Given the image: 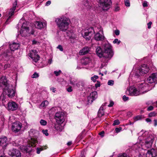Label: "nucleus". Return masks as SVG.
I'll use <instances>...</instances> for the list:
<instances>
[{
  "mask_svg": "<svg viewBox=\"0 0 157 157\" xmlns=\"http://www.w3.org/2000/svg\"><path fill=\"white\" fill-rule=\"evenodd\" d=\"M138 87L139 90L134 87H130L127 91V93L131 96H137L144 93V92H147L149 90V85L144 82L138 84Z\"/></svg>",
  "mask_w": 157,
  "mask_h": 157,
  "instance_id": "1",
  "label": "nucleus"
},
{
  "mask_svg": "<svg viewBox=\"0 0 157 157\" xmlns=\"http://www.w3.org/2000/svg\"><path fill=\"white\" fill-rule=\"evenodd\" d=\"M0 85L1 86L5 87L3 92L7 95L9 97H12L15 95L14 90L9 88L7 80L5 76H2L0 79Z\"/></svg>",
  "mask_w": 157,
  "mask_h": 157,
  "instance_id": "2",
  "label": "nucleus"
},
{
  "mask_svg": "<svg viewBox=\"0 0 157 157\" xmlns=\"http://www.w3.org/2000/svg\"><path fill=\"white\" fill-rule=\"evenodd\" d=\"M55 21L59 29L62 31H65L68 29L70 23V19L65 17L56 18Z\"/></svg>",
  "mask_w": 157,
  "mask_h": 157,
  "instance_id": "3",
  "label": "nucleus"
},
{
  "mask_svg": "<svg viewBox=\"0 0 157 157\" xmlns=\"http://www.w3.org/2000/svg\"><path fill=\"white\" fill-rule=\"evenodd\" d=\"M22 24L21 30L20 32V34L23 37H26L29 36L31 34H33L34 31L33 30H30L29 27L26 26V24L25 23V21L22 18L20 20L18 25H21Z\"/></svg>",
  "mask_w": 157,
  "mask_h": 157,
  "instance_id": "4",
  "label": "nucleus"
},
{
  "mask_svg": "<svg viewBox=\"0 0 157 157\" xmlns=\"http://www.w3.org/2000/svg\"><path fill=\"white\" fill-rule=\"evenodd\" d=\"M29 136L31 137V142L32 143L31 146H35V145L37 143V141L36 139V137L38 136L39 132L33 129H31L29 132Z\"/></svg>",
  "mask_w": 157,
  "mask_h": 157,
  "instance_id": "5",
  "label": "nucleus"
},
{
  "mask_svg": "<svg viewBox=\"0 0 157 157\" xmlns=\"http://www.w3.org/2000/svg\"><path fill=\"white\" fill-rule=\"evenodd\" d=\"M99 6L104 11H106L110 7L112 4L111 0H99Z\"/></svg>",
  "mask_w": 157,
  "mask_h": 157,
  "instance_id": "6",
  "label": "nucleus"
},
{
  "mask_svg": "<svg viewBox=\"0 0 157 157\" xmlns=\"http://www.w3.org/2000/svg\"><path fill=\"white\" fill-rule=\"evenodd\" d=\"M104 46L105 53L107 54V56H105V58H111L113 55L112 46L110 44L107 43L104 44Z\"/></svg>",
  "mask_w": 157,
  "mask_h": 157,
  "instance_id": "7",
  "label": "nucleus"
},
{
  "mask_svg": "<svg viewBox=\"0 0 157 157\" xmlns=\"http://www.w3.org/2000/svg\"><path fill=\"white\" fill-rule=\"evenodd\" d=\"M94 33V31L93 28H90L82 31V35L86 40H89L91 39V36Z\"/></svg>",
  "mask_w": 157,
  "mask_h": 157,
  "instance_id": "8",
  "label": "nucleus"
},
{
  "mask_svg": "<svg viewBox=\"0 0 157 157\" xmlns=\"http://www.w3.org/2000/svg\"><path fill=\"white\" fill-rule=\"evenodd\" d=\"M149 70V69L147 67L146 65H142L138 70L139 74L137 73H136L135 76L137 78H139L140 75H143L146 74L148 72Z\"/></svg>",
  "mask_w": 157,
  "mask_h": 157,
  "instance_id": "9",
  "label": "nucleus"
},
{
  "mask_svg": "<svg viewBox=\"0 0 157 157\" xmlns=\"http://www.w3.org/2000/svg\"><path fill=\"white\" fill-rule=\"evenodd\" d=\"M64 115V113L62 112H59L56 113L55 115V119L56 122L59 123H63L65 120Z\"/></svg>",
  "mask_w": 157,
  "mask_h": 157,
  "instance_id": "10",
  "label": "nucleus"
},
{
  "mask_svg": "<svg viewBox=\"0 0 157 157\" xmlns=\"http://www.w3.org/2000/svg\"><path fill=\"white\" fill-rule=\"evenodd\" d=\"M28 56L35 62H37L39 59V56L37 54V51L35 50H30Z\"/></svg>",
  "mask_w": 157,
  "mask_h": 157,
  "instance_id": "11",
  "label": "nucleus"
},
{
  "mask_svg": "<svg viewBox=\"0 0 157 157\" xmlns=\"http://www.w3.org/2000/svg\"><path fill=\"white\" fill-rule=\"evenodd\" d=\"M22 127V124L19 122H16L13 123L12 126V131L15 133L19 132Z\"/></svg>",
  "mask_w": 157,
  "mask_h": 157,
  "instance_id": "12",
  "label": "nucleus"
},
{
  "mask_svg": "<svg viewBox=\"0 0 157 157\" xmlns=\"http://www.w3.org/2000/svg\"><path fill=\"white\" fill-rule=\"evenodd\" d=\"M8 154L12 157H19L21 156L20 152L15 149H13L9 151Z\"/></svg>",
  "mask_w": 157,
  "mask_h": 157,
  "instance_id": "13",
  "label": "nucleus"
},
{
  "mask_svg": "<svg viewBox=\"0 0 157 157\" xmlns=\"http://www.w3.org/2000/svg\"><path fill=\"white\" fill-rule=\"evenodd\" d=\"M98 97L97 93L96 91H94L91 93L87 98V101L89 103L91 104Z\"/></svg>",
  "mask_w": 157,
  "mask_h": 157,
  "instance_id": "14",
  "label": "nucleus"
},
{
  "mask_svg": "<svg viewBox=\"0 0 157 157\" xmlns=\"http://www.w3.org/2000/svg\"><path fill=\"white\" fill-rule=\"evenodd\" d=\"M104 38L105 37L104 36L103 31L101 28L100 30L99 31V32L95 34L94 39L97 41H102L104 40Z\"/></svg>",
  "mask_w": 157,
  "mask_h": 157,
  "instance_id": "15",
  "label": "nucleus"
},
{
  "mask_svg": "<svg viewBox=\"0 0 157 157\" xmlns=\"http://www.w3.org/2000/svg\"><path fill=\"white\" fill-rule=\"evenodd\" d=\"M154 141V137L152 136H149L147 137L145 140V145L147 148L151 147Z\"/></svg>",
  "mask_w": 157,
  "mask_h": 157,
  "instance_id": "16",
  "label": "nucleus"
},
{
  "mask_svg": "<svg viewBox=\"0 0 157 157\" xmlns=\"http://www.w3.org/2000/svg\"><path fill=\"white\" fill-rule=\"evenodd\" d=\"M8 139L5 136H2L0 137V146L4 149L7 146L8 144Z\"/></svg>",
  "mask_w": 157,
  "mask_h": 157,
  "instance_id": "17",
  "label": "nucleus"
},
{
  "mask_svg": "<svg viewBox=\"0 0 157 157\" xmlns=\"http://www.w3.org/2000/svg\"><path fill=\"white\" fill-rule=\"evenodd\" d=\"M18 105L14 102H10L8 104L7 109L9 110L14 111L18 108Z\"/></svg>",
  "mask_w": 157,
  "mask_h": 157,
  "instance_id": "18",
  "label": "nucleus"
},
{
  "mask_svg": "<svg viewBox=\"0 0 157 157\" xmlns=\"http://www.w3.org/2000/svg\"><path fill=\"white\" fill-rule=\"evenodd\" d=\"M148 83H152L157 81V73L152 74L147 79Z\"/></svg>",
  "mask_w": 157,
  "mask_h": 157,
  "instance_id": "19",
  "label": "nucleus"
},
{
  "mask_svg": "<svg viewBox=\"0 0 157 157\" xmlns=\"http://www.w3.org/2000/svg\"><path fill=\"white\" fill-rule=\"evenodd\" d=\"M96 54L99 57H104L105 56H107V54L105 53V52H104L100 47H98L96 49Z\"/></svg>",
  "mask_w": 157,
  "mask_h": 157,
  "instance_id": "20",
  "label": "nucleus"
},
{
  "mask_svg": "<svg viewBox=\"0 0 157 157\" xmlns=\"http://www.w3.org/2000/svg\"><path fill=\"white\" fill-rule=\"evenodd\" d=\"M17 5V0H16L13 3V7L12 9H10L11 11L9 13V16L7 19L6 23L8 22L10 19V18L13 15L14 13V11L15 10L16 7Z\"/></svg>",
  "mask_w": 157,
  "mask_h": 157,
  "instance_id": "21",
  "label": "nucleus"
},
{
  "mask_svg": "<svg viewBox=\"0 0 157 157\" xmlns=\"http://www.w3.org/2000/svg\"><path fill=\"white\" fill-rule=\"evenodd\" d=\"M35 25L36 28L41 29L46 27V23L45 22H43L41 21H37L35 22Z\"/></svg>",
  "mask_w": 157,
  "mask_h": 157,
  "instance_id": "22",
  "label": "nucleus"
},
{
  "mask_svg": "<svg viewBox=\"0 0 157 157\" xmlns=\"http://www.w3.org/2000/svg\"><path fill=\"white\" fill-rule=\"evenodd\" d=\"M89 0H84L82 1L83 6H82L84 9L87 10L90 9L92 6V4L89 2Z\"/></svg>",
  "mask_w": 157,
  "mask_h": 157,
  "instance_id": "23",
  "label": "nucleus"
},
{
  "mask_svg": "<svg viewBox=\"0 0 157 157\" xmlns=\"http://www.w3.org/2000/svg\"><path fill=\"white\" fill-rule=\"evenodd\" d=\"M19 47V44L18 43L13 42L10 44V48L12 51H14L15 50L17 49Z\"/></svg>",
  "mask_w": 157,
  "mask_h": 157,
  "instance_id": "24",
  "label": "nucleus"
},
{
  "mask_svg": "<svg viewBox=\"0 0 157 157\" xmlns=\"http://www.w3.org/2000/svg\"><path fill=\"white\" fill-rule=\"evenodd\" d=\"M89 51V48L87 47H85L82 50H80L79 52V55H83L87 54Z\"/></svg>",
  "mask_w": 157,
  "mask_h": 157,
  "instance_id": "25",
  "label": "nucleus"
},
{
  "mask_svg": "<svg viewBox=\"0 0 157 157\" xmlns=\"http://www.w3.org/2000/svg\"><path fill=\"white\" fill-rule=\"evenodd\" d=\"M66 35L67 36H68L70 39H74L75 38V35L74 33L71 31H67V32Z\"/></svg>",
  "mask_w": 157,
  "mask_h": 157,
  "instance_id": "26",
  "label": "nucleus"
},
{
  "mask_svg": "<svg viewBox=\"0 0 157 157\" xmlns=\"http://www.w3.org/2000/svg\"><path fill=\"white\" fill-rule=\"evenodd\" d=\"M103 106L104 105H102L100 107L98 111V116L99 117H101L104 115Z\"/></svg>",
  "mask_w": 157,
  "mask_h": 157,
  "instance_id": "27",
  "label": "nucleus"
},
{
  "mask_svg": "<svg viewBox=\"0 0 157 157\" xmlns=\"http://www.w3.org/2000/svg\"><path fill=\"white\" fill-rule=\"evenodd\" d=\"M12 52L10 50H7L6 52H5L3 54L4 57H8L12 56Z\"/></svg>",
  "mask_w": 157,
  "mask_h": 157,
  "instance_id": "28",
  "label": "nucleus"
},
{
  "mask_svg": "<svg viewBox=\"0 0 157 157\" xmlns=\"http://www.w3.org/2000/svg\"><path fill=\"white\" fill-rule=\"evenodd\" d=\"M150 151L153 157H155L157 155V150L154 149H152Z\"/></svg>",
  "mask_w": 157,
  "mask_h": 157,
  "instance_id": "29",
  "label": "nucleus"
},
{
  "mask_svg": "<svg viewBox=\"0 0 157 157\" xmlns=\"http://www.w3.org/2000/svg\"><path fill=\"white\" fill-rule=\"evenodd\" d=\"M48 101L46 100L43 101L40 104V106L42 107H44L48 105Z\"/></svg>",
  "mask_w": 157,
  "mask_h": 157,
  "instance_id": "30",
  "label": "nucleus"
},
{
  "mask_svg": "<svg viewBox=\"0 0 157 157\" xmlns=\"http://www.w3.org/2000/svg\"><path fill=\"white\" fill-rule=\"evenodd\" d=\"M83 60L84 61L83 63L84 64H87L90 62V59L88 57L85 58L83 59Z\"/></svg>",
  "mask_w": 157,
  "mask_h": 157,
  "instance_id": "31",
  "label": "nucleus"
},
{
  "mask_svg": "<svg viewBox=\"0 0 157 157\" xmlns=\"http://www.w3.org/2000/svg\"><path fill=\"white\" fill-rule=\"evenodd\" d=\"M45 147H37L36 148V153L38 154H39L40 153L41 151H43L44 149H45Z\"/></svg>",
  "mask_w": 157,
  "mask_h": 157,
  "instance_id": "32",
  "label": "nucleus"
},
{
  "mask_svg": "<svg viewBox=\"0 0 157 157\" xmlns=\"http://www.w3.org/2000/svg\"><path fill=\"white\" fill-rule=\"evenodd\" d=\"M98 78V76L97 75H94L91 78V79L94 82H95L96 80Z\"/></svg>",
  "mask_w": 157,
  "mask_h": 157,
  "instance_id": "33",
  "label": "nucleus"
},
{
  "mask_svg": "<svg viewBox=\"0 0 157 157\" xmlns=\"http://www.w3.org/2000/svg\"><path fill=\"white\" fill-rule=\"evenodd\" d=\"M41 125L45 126L46 125L47 122L46 121L43 119H41L40 121Z\"/></svg>",
  "mask_w": 157,
  "mask_h": 157,
  "instance_id": "34",
  "label": "nucleus"
},
{
  "mask_svg": "<svg viewBox=\"0 0 157 157\" xmlns=\"http://www.w3.org/2000/svg\"><path fill=\"white\" fill-rule=\"evenodd\" d=\"M157 113L155 112L150 113L149 114L148 116L149 117H152L156 116Z\"/></svg>",
  "mask_w": 157,
  "mask_h": 157,
  "instance_id": "35",
  "label": "nucleus"
},
{
  "mask_svg": "<svg viewBox=\"0 0 157 157\" xmlns=\"http://www.w3.org/2000/svg\"><path fill=\"white\" fill-rule=\"evenodd\" d=\"M39 76V74L36 72H35L32 76L31 77L33 78H36Z\"/></svg>",
  "mask_w": 157,
  "mask_h": 157,
  "instance_id": "36",
  "label": "nucleus"
},
{
  "mask_svg": "<svg viewBox=\"0 0 157 157\" xmlns=\"http://www.w3.org/2000/svg\"><path fill=\"white\" fill-rule=\"evenodd\" d=\"M146 156V157H153L150 150L148 151Z\"/></svg>",
  "mask_w": 157,
  "mask_h": 157,
  "instance_id": "37",
  "label": "nucleus"
},
{
  "mask_svg": "<svg viewBox=\"0 0 157 157\" xmlns=\"http://www.w3.org/2000/svg\"><path fill=\"white\" fill-rule=\"evenodd\" d=\"M125 5L129 7L130 6V3L129 0H124Z\"/></svg>",
  "mask_w": 157,
  "mask_h": 157,
  "instance_id": "38",
  "label": "nucleus"
},
{
  "mask_svg": "<svg viewBox=\"0 0 157 157\" xmlns=\"http://www.w3.org/2000/svg\"><path fill=\"white\" fill-rule=\"evenodd\" d=\"M142 119V116H140L138 115L137 116H136L134 118V119L135 121H138L139 120H140Z\"/></svg>",
  "mask_w": 157,
  "mask_h": 157,
  "instance_id": "39",
  "label": "nucleus"
},
{
  "mask_svg": "<svg viewBox=\"0 0 157 157\" xmlns=\"http://www.w3.org/2000/svg\"><path fill=\"white\" fill-rule=\"evenodd\" d=\"M54 73L56 76H58L61 73V71L60 70H59L58 71H55Z\"/></svg>",
  "mask_w": 157,
  "mask_h": 157,
  "instance_id": "40",
  "label": "nucleus"
},
{
  "mask_svg": "<svg viewBox=\"0 0 157 157\" xmlns=\"http://www.w3.org/2000/svg\"><path fill=\"white\" fill-rule=\"evenodd\" d=\"M119 124L120 122L119 120H116L114 121V122L113 125L114 126L117 125H118Z\"/></svg>",
  "mask_w": 157,
  "mask_h": 157,
  "instance_id": "41",
  "label": "nucleus"
},
{
  "mask_svg": "<svg viewBox=\"0 0 157 157\" xmlns=\"http://www.w3.org/2000/svg\"><path fill=\"white\" fill-rule=\"evenodd\" d=\"M113 43L114 44L117 43V44H119L121 43V41L117 39H115L113 41Z\"/></svg>",
  "mask_w": 157,
  "mask_h": 157,
  "instance_id": "42",
  "label": "nucleus"
},
{
  "mask_svg": "<svg viewBox=\"0 0 157 157\" xmlns=\"http://www.w3.org/2000/svg\"><path fill=\"white\" fill-rule=\"evenodd\" d=\"M114 81L112 80H109L108 82V84L109 85L112 86L113 85Z\"/></svg>",
  "mask_w": 157,
  "mask_h": 157,
  "instance_id": "43",
  "label": "nucleus"
},
{
  "mask_svg": "<svg viewBox=\"0 0 157 157\" xmlns=\"http://www.w3.org/2000/svg\"><path fill=\"white\" fill-rule=\"evenodd\" d=\"M120 7L117 5H116L115 7L114 11L116 12H117L120 10Z\"/></svg>",
  "mask_w": 157,
  "mask_h": 157,
  "instance_id": "44",
  "label": "nucleus"
},
{
  "mask_svg": "<svg viewBox=\"0 0 157 157\" xmlns=\"http://www.w3.org/2000/svg\"><path fill=\"white\" fill-rule=\"evenodd\" d=\"M42 132L43 134H45L46 136H48V130H42Z\"/></svg>",
  "mask_w": 157,
  "mask_h": 157,
  "instance_id": "45",
  "label": "nucleus"
},
{
  "mask_svg": "<svg viewBox=\"0 0 157 157\" xmlns=\"http://www.w3.org/2000/svg\"><path fill=\"white\" fill-rule=\"evenodd\" d=\"M121 130V128L119 127V128H116L115 130L116 133H118Z\"/></svg>",
  "mask_w": 157,
  "mask_h": 157,
  "instance_id": "46",
  "label": "nucleus"
},
{
  "mask_svg": "<svg viewBox=\"0 0 157 157\" xmlns=\"http://www.w3.org/2000/svg\"><path fill=\"white\" fill-rule=\"evenodd\" d=\"M123 99L124 101H126L128 100L129 98L128 97H126L125 95H124L123 97Z\"/></svg>",
  "mask_w": 157,
  "mask_h": 157,
  "instance_id": "47",
  "label": "nucleus"
},
{
  "mask_svg": "<svg viewBox=\"0 0 157 157\" xmlns=\"http://www.w3.org/2000/svg\"><path fill=\"white\" fill-rule=\"evenodd\" d=\"M100 86V82L98 81L97 83L95 84V86L96 88L99 87Z\"/></svg>",
  "mask_w": 157,
  "mask_h": 157,
  "instance_id": "48",
  "label": "nucleus"
},
{
  "mask_svg": "<svg viewBox=\"0 0 157 157\" xmlns=\"http://www.w3.org/2000/svg\"><path fill=\"white\" fill-rule=\"evenodd\" d=\"M57 48L59 49V50L61 51H62L63 50L62 46L60 45H59L57 47Z\"/></svg>",
  "mask_w": 157,
  "mask_h": 157,
  "instance_id": "49",
  "label": "nucleus"
},
{
  "mask_svg": "<svg viewBox=\"0 0 157 157\" xmlns=\"http://www.w3.org/2000/svg\"><path fill=\"white\" fill-rule=\"evenodd\" d=\"M153 109V107L152 106H150L147 109V110L148 111H151Z\"/></svg>",
  "mask_w": 157,
  "mask_h": 157,
  "instance_id": "50",
  "label": "nucleus"
},
{
  "mask_svg": "<svg viewBox=\"0 0 157 157\" xmlns=\"http://www.w3.org/2000/svg\"><path fill=\"white\" fill-rule=\"evenodd\" d=\"M104 132L102 131L101 132L99 133V135L101 136L102 137H103L104 136Z\"/></svg>",
  "mask_w": 157,
  "mask_h": 157,
  "instance_id": "51",
  "label": "nucleus"
},
{
  "mask_svg": "<svg viewBox=\"0 0 157 157\" xmlns=\"http://www.w3.org/2000/svg\"><path fill=\"white\" fill-rule=\"evenodd\" d=\"M115 33L116 35L118 36L120 34V31L118 30H116L115 31Z\"/></svg>",
  "mask_w": 157,
  "mask_h": 157,
  "instance_id": "52",
  "label": "nucleus"
},
{
  "mask_svg": "<svg viewBox=\"0 0 157 157\" xmlns=\"http://www.w3.org/2000/svg\"><path fill=\"white\" fill-rule=\"evenodd\" d=\"M67 91L69 92H71L72 91V88L71 86L69 87L67 89Z\"/></svg>",
  "mask_w": 157,
  "mask_h": 157,
  "instance_id": "53",
  "label": "nucleus"
},
{
  "mask_svg": "<svg viewBox=\"0 0 157 157\" xmlns=\"http://www.w3.org/2000/svg\"><path fill=\"white\" fill-rule=\"evenodd\" d=\"M143 6L144 7L147 6V2L146 1L144 2L143 4Z\"/></svg>",
  "mask_w": 157,
  "mask_h": 157,
  "instance_id": "54",
  "label": "nucleus"
},
{
  "mask_svg": "<svg viewBox=\"0 0 157 157\" xmlns=\"http://www.w3.org/2000/svg\"><path fill=\"white\" fill-rule=\"evenodd\" d=\"M152 24V22L151 21L149 22L148 23H147V26H148V29H150L151 28V25Z\"/></svg>",
  "mask_w": 157,
  "mask_h": 157,
  "instance_id": "55",
  "label": "nucleus"
},
{
  "mask_svg": "<svg viewBox=\"0 0 157 157\" xmlns=\"http://www.w3.org/2000/svg\"><path fill=\"white\" fill-rule=\"evenodd\" d=\"M114 104V102L113 101H110L109 105H108L109 107H112Z\"/></svg>",
  "mask_w": 157,
  "mask_h": 157,
  "instance_id": "56",
  "label": "nucleus"
},
{
  "mask_svg": "<svg viewBox=\"0 0 157 157\" xmlns=\"http://www.w3.org/2000/svg\"><path fill=\"white\" fill-rule=\"evenodd\" d=\"M51 3V1L50 0L48 1L46 3V6H48Z\"/></svg>",
  "mask_w": 157,
  "mask_h": 157,
  "instance_id": "57",
  "label": "nucleus"
},
{
  "mask_svg": "<svg viewBox=\"0 0 157 157\" xmlns=\"http://www.w3.org/2000/svg\"><path fill=\"white\" fill-rule=\"evenodd\" d=\"M37 41L35 40H33L32 41V44H37Z\"/></svg>",
  "mask_w": 157,
  "mask_h": 157,
  "instance_id": "58",
  "label": "nucleus"
},
{
  "mask_svg": "<svg viewBox=\"0 0 157 157\" xmlns=\"http://www.w3.org/2000/svg\"><path fill=\"white\" fill-rule=\"evenodd\" d=\"M146 121L148 122H151V119L149 118H147L146 119Z\"/></svg>",
  "mask_w": 157,
  "mask_h": 157,
  "instance_id": "59",
  "label": "nucleus"
},
{
  "mask_svg": "<svg viewBox=\"0 0 157 157\" xmlns=\"http://www.w3.org/2000/svg\"><path fill=\"white\" fill-rule=\"evenodd\" d=\"M154 126H156L157 125V120H154Z\"/></svg>",
  "mask_w": 157,
  "mask_h": 157,
  "instance_id": "60",
  "label": "nucleus"
},
{
  "mask_svg": "<svg viewBox=\"0 0 157 157\" xmlns=\"http://www.w3.org/2000/svg\"><path fill=\"white\" fill-rule=\"evenodd\" d=\"M51 90H52V91L53 92L55 93L56 91V89L54 87H52L51 88Z\"/></svg>",
  "mask_w": 157,
  "mask_h": 157,
  "instance_id": "61",
  "label": "nucleus"
},
{
  "mask_svg": "<svg viewBox=\"0 0 157 157\" xmlns=\"http://www.w3.org/2000/svg\"><path fill=\"white\" fill-rule=\"evenodd\" d=\"M154 49L156 51H157V44L155 45L154 47Z\"/></svg>",
  "mask_w": 157,
  "mask_h": 157,
  "instance_id": "62",
  "label": "nucleus"
},
{
  "mask_svg": "<svg viewBox=\"0 0 157 157\" xmlns=\"http://www.w3.org/2000/svg\"><path fill=\"white\" fill-rule=\"evenodd\" d=\"M72 144L71 142H69L67 143V145L68 146H70Z\"/></svg>",
  "mask_w": 157,
  "mask_h": 157,
  "instance_id": "63",
  "label": "nucleus"
},
{
  "mask_svg": "<svg viewBox=\"0 0 157 157\" xmlns=\"http://www.w3.org/2000/svg\"><path fill=\"white\" fill-rule=\"evenodd\" d=\"M70 84L72 85H74L75 83V82H73V81H70Z\"/></svg>",
  "mask_w": 157,
  "mask_h": 157,
  "instance_id": "64",
  "label": "nucleus"
}]
</instances>
